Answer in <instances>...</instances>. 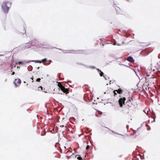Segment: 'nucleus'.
I'll return each instance as SVG.
<instances>
[{"instance_id":"f257e3e1","label":"nucleus","mask_w":160,"mask_h":160,"mask_svg":"<svg viewBox=\"0 0 160 160\" xmlns=\"http://www.w3.org/2000/svg\"><path fill=\"white\" fill-rule=\"evenodd\" d=\"M132 100V98H129L128 99L126 102L125 106L123 110L126 113H128L131 110L132 105V102H131Z\"/></svg>"},{"instance_id":"f03ea898","label":"nucleus","mask_w":160,"mask_h":160,"mask_svg":"<svg viewBox=\"0 0 160 160\" xmlns=\"http://www.w3.org/2000/svg\"><path fill=\"white\" fill-rule=\"evenodd\" d=\"M11 4L8 2H5L3 3L2 5V7L5 12H8L9 8L11 7Z\"/></svg>"},{"instance_id":"7ed1b4c3","label":"nucleus","mask_w":160,"mask_h":160,"mask_svg":"<svg viewBox=\"0 0 160 160\" xmlns=\"http://www.w3.org/2000/svg\"><path fill=\"white\" fill-rule=\"evenodd\" d=\"M154 71V70H152L151 67H149L148 68L146 71V73L147 76L151 78L152 76V74L153 73V72Z\"/></svg>"},{"instance_id":"20e7f679","label":"nucleus","mask_w":160,"mask_h":160,"mask_svg":"<svg viewBox=\"0 0 160 160\" xmlns=\"http://www.w3.org/2000/svg\"><path fill=\"white\" fill-rule=\"evenodd\" d=\"M126 100V99L125 97H122L119 98L118 101V102L119 106L121 108H122L123 105H125Z\"/></svg>"},{"instance_id":"39448f33","label":"nucleus","mask_w":160,"mask_h":160,"mask_svg":"<svg viewBox=\"0 0 160 160\" xmlns=\"http://www.w3.org/2000/svg\"><path fill=\"white\" fill-rule=\"evenodd\" d=\"M21 82V81L20 79H16L14 82L15 87H18L17 83L20 84Z\"/></svg>"},{"instance_id":"423d86ee","label":"nucleus","mask_w":160,"mask_h":160,"mask_svg":"<svg viewBox=\"0 0 160 160\" xmlns=\"http://www.w3.org/2000/svg\"><path fill=\"white\" fill-rule=\"evenodd\" d=\"M61 90L64 93H65L66 94L68 93H69V90L67 88H65L64 86H63Z\"/></svg>"},{"instance_id":"0eeeda50","label":"nucleus","mask_w":160,"mask_h":160,"mask_svg":"<svg viewBox=\"0 0 160 160\" xmlns=\"http://www.w3.org/2000/svg\"><path fill=\"white\" fill-rule=\"evenodd\" d=\"M127 60L129 62L132 63H133L134 62V60L133 58L131 56H129Z\"/></svg>"},{"instance_id":"6e6552de","label":"nucleus","mask_w":160,"mask_h":160,"mask_svg":"<svg viewBox=\"0 0 160 160\" xmlns=\"http://www.w3.org/2000/svg\"><path fill=\"white\" fill-rule=\"evenodd\" d=\"M116 90L117 91V92L119 94L122 93L123 92V90L121 89L120 88Z\"/></svg>"},{"instance_id":"1a4fd4ad","label":"nucleus","mask_w":160,"mask_h":160,"mask_svg":"<svg viewBox=\"0 0 160 160\" xmlns=\"http://www.w3.org/2000/svg\"><path fill=\"white\" fill-rule=\"evenodd\" d=\"M58 85L59 87V88H60V89L63 86L61 84V83L60 82H58Z\"/></svg>"},{"instance_id":"9d476101","label":"nucleus","mask_w":160,"mask_h":160,"mask_svg":"<svg viewBox=\"0 0 160 160\" xmlns=\"http://www.w3.org/2000/svg\"><path fill=\"white\" fill-rule=\"evenodd\" d=\"M117 93L116 90H115L112 92V94L114 96H116L117 95Z\"/></svg>"},{"instance_id":"9b49d317","label":"nucleus","mask_w":160,"mask_h":160,"mask_svg":"<svg viewBox=\"0 0 160 160\" xmlns=\"http://www.w3.org/2000/svg\"><path fill=\"white\" fill-rule=\"evenodd\" d=\"M79 155H77L76 156V157L77 156H78L77 157V159L79 160H82V158L81 157L79 156Z\"/></svg>"},{"instance_id":"f8f14e48","label":"nucleus","mask_w":160,"mask_h":160,"mask_svg":"<svg viewBox=\"0 0 160 160\" xmlns=\"http://www.w3.org/2000/svg\"><path fill=\"white\" fill-rule=\"evenodd\" d=\"M47 59L46 58H44V59H42V60H41V62H45V61H47Z\"/></svg>"},{"instance_id":"ddd939ff","label":"nucleus","mask_w":160,"mask_h":160,"mask_svg":"<svg viewBox=\"0 0 160 160\" xmlns=\"http://www.w3.org/2000/svg\"><path fill=\"white\" fill-rule=\"evenodd\" d=\"M100 75L101 76H103V75H104V74H103V73L101 71H100Z\"/></svg>"},{"instance_id":"4468645a","label":"nucleus","mask_w":160,"mask_h":160,"mask_svg":"<svg viewBox=\"0 0 160 160\" xmlns=\"http://www.w3.org/2000/svg\"><path fill=\"white\" fill-rule=\"evenodd\" d=\"M41 79L40 78H38L36 80V81L37 82H40L41 81Z\"/></svg>"},{"instance_id":"2eb2a0df","label":"nucleus","mask_w":160,"mask_h":160,"mask_svg":"<svg viewBox=\"0 0 160 160\" xmlns=\"http://www.w3.org/2000/svg\"><path fill=\"white\" fill-rule=\"evenodd\" d=\"M23 63V62H19L18 63H16V64H22Z\"/></svg>"},{"instance_id":"dca6fc26","label":"nucleus","mask_w":160,"mask_h":160,"mask_svg":"<svg viewBox=\"0 0 160 160\" xmlns=\"http://www.w3.org/2000/svg\"><path fill=\"white\" fill-rule=\"evenodd\" d=\"M33 77H32V78H30V79H31V82H33V81H34V80H33Z\"/></svg>"},{"instance_id":"f3484780","label":"nucleus","mask_w":160,"mask_h":160,"mask_svg":"<svg viewBox=\"0 0 160 160\" xmlns=\"http://www.w3.org/2000/svg\"><path fill=\"white\" fill-rule=\"evenodd\" d=\"M89 148V145H88L86 147V149L87 150V149H88Z\"/></svg>"},{"instance_id":"a211bd4d","label":"nucleus","mask_w":160,"mask_h":160,"mask_svg":"<svg viewBox=\"0 0 160 160\" xmlns=\"http://www.w3.org/2000/svg\"><path fill=\"white\" fill-rule=\"evenodd\" d=\"M37 62L39 63H42V62H41V61H39V60L37 61Z\"/></svg>"},{"instance_id":"6ab92c4d","label":"nucleus","mask_w":160,"mask_h":160,"mask_svg":"<svg viewBox=\"0 0 160 160\" xmlns=\"http://www.w3.org/2000/svg\"><path fill=\"white\" fill-rule=\"evenodd\" d=\"M38 88H40L41 90H42V86H40L39 87H38Z\"/></svg>"},{"instance_id":"aec40b11","label":"nucleus","mask_w":160,"mask_h":160,"mask_svg":"<svg viewBox=\"0 0 160 160\" xmlns=\"http://www.w3.org/2000/svg\"><path fill=\"white\" fill-rule=\"evenodd\" d=\"M68 153H71V152H70V151H68L67 152V153L68 154Z\"/></svg>"},{"instance_id":"412c9836","label":"nucleus","mask_w":160,"mask_h":160,"mask_svg":"<svg viewBox=\"0 0 160 160\" xmlns=\"http://www.w3.org/2000/svg\"><path fill=\"white\" fill-rule=\"evenodd\" d=\"M66 157H67V158L68 159L69 158H70V157L68 156H66Z\"/></svg>"},{"instance_id":"4be33fe9","label":"nucleus","mask_w":160,"mask_h":160,"mask_svg":"<svg viewBox=\"0 0 160 160\" xmlns=\"http://www.w3.org/2000/svg\"><path fill=\"white\" fill-rule=\"evenodd\" d=\"M60 127L61 128H62V127H64V125H61L60 126Z\"/></svg>"},{"instance_id":"5701e85b","label":"nucleus","mask_w":160,"mask_h":160,"mask_svg":"<svg viewBox=\"0 0 160 160\" xmlns=\"http://www.w3.org/2000/svg\"><path fill=\"white\" fill-rule=\"evenodd\" d=\"M14 74H15V72H13L12 73V75H13Z\"/></svg>"},{"instance_id":"b1692460","label":"nucleus","mask_w":160,"mask_h":160,"mask_svg":"<svg viewBox=\"0 0 160 160\" xmlns=\"http://www.w3.org/2000/svg\"><path fill=\"white\" fill-rule=\"evenodd\" d=\"M153 119H154V121H155V118H153Z\"/></svg>"},{"instance_id":"393cba45","label":"nucleus","mask_w":160,"mask_h":160,"mask_svg":"<svg viewBox=\"0 0 160 160\" xmlns=\"http://www.w3.org/2000/svg\"><path fill=\"white\" fill-rule=\"evenodd\" d=\"M86 143H87V144H88V142H86Z\"/></svg>"},{"instance_id":"a878e982","label":"nucleus","mask_w":160,"mask_h":160,"mask_svg":"<svg viewBox=\"0 0 160 160\" xmlns=\"http://www.w3.org/2000/svg\"><path fill=\"white\" fill-rule=\"evenodd\" d=\"M89 141H90V143H91V140H90Z\"/></svg>"},{"instance_id":"bb28decb","label":"nucleus","mask_w":160,"mask_h":160,"mask_svg":"<svg viewBox=\"0 0 160 160\" xmlns=\"http://www.w3.org/2000/svg\"><path fill=\"white\" fill-rule=\"evenodd\" d=\"M44 92H46L44 91Z\"/></svg>"}]
</instances>
